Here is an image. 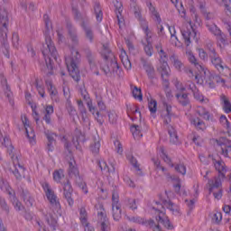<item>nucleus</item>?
Returning a JSON list of instances; mask_svg holds the SVG:
<instances>
[{
	"instance_id": "obj_1",
	"label": "nucleus",
	"mask_w": 231,
	"mask_h": 231,
	"mask_svg": "<svg viewBox=\"0 0 231 231\" xmlns=\"http://www.w3.org/2000/svg\"><path fill=\"white\" fill-rule=\"evenodd\" d=\"M213 165L216 171H217L218 175L208 180V190L209 194H211V192L213 193L215 199H221V198H223L221 180H225L226 178V164H225L223 160L217 161L213 159Z\"/></svg>"
},
{
	"instance_id": "obj_2",
	"label": "nucleus",
	"mask_w": 231,
	"mask_h": 231,
	"mask_svg": "<svg viewBox=\"0 0 231 231\" xmlns=\"http://www.w3.org/2000/svg\"><path fill=\"white\" fill-rule=\"evenodd\" d=\"M155 210L158 211V216L155 217L158 224H156L152 219L144 220L140 217H128L127 218L133 223H137L138 225H146V226H150V228H152L153 231H163L160 225H163V226L168 230H173L174 226L172 223H171L169 217L165 216V213L160 210V207L155 208Z\"/></svg>"
},
{
	"instance_id": "obj_3",
	"label": "nucleus",
	"mask_w": 231,
	"mask_h": 231,
	"mask_svg": "<svg viewBox=\"0 0 231 231\" xmlns=\"http://www.w3.org/2000/svg\"><path fill=\"white\" fill-rule=\"evenodd\" d=\"M42 53L47 66V73L49 75H53V72H51L53 69V61L55 60L57 62L59 52L57 51V48H55V43H53V41H51V37H45V43L42 46Z\"/></svg>"
},
{
	"instance_id": "obj_4",
	"label": "nucleus",
	"mask_w": 231,
	"mask_h": 231,
	"mask_svg": "<svg viewBox=\"0 0 231 231\" xmlns=\"http://www.w3.org/2000/svg\"><path fill=\"white\" fill-rule=\"evenodd\" d=\"M174 116V113H172V106L163 103V107L161 111V118L164 124V125H168V133L170 135V142L171 143L176 144L179 142L178 139V133L176 132V129L174 126L169 125L171 122H172V116Z\"/></svg>"
},
{
	"instance_id": "obj_5",
	"label": "nucleus",
	"mask_w": 231,
	"mask_h": 231,
	"mask_svg": "<svg viewBox=\"0 0 231 231\" xmlns=\"http://www.w3.org/2000/svg\"><path fill=\"white\" fill-rule=\"evenodd\" d=\"M65 64L70 77H72L73 80L79 82V80H80V69H79L80 52H79V51H72L70 56L65 58Z\"/></svg>"
},
{
	"instance_id": "obj_6",
	"label": "nucleus",
	"mask_w": 231,
	"mask_h": 231,
	"mask_svg": "<svg viewBox=\"0 0 231 231\" xmlns=\"http://www.w3.org/2000/svg\"><path fill=\"white\" fill-rule=\"evenodd\" d=\"M2 48L5 50L3 51L4 55L6 59H10V45L8 44V25L10 24V20L8 19V12L4 10V14H2Z\"/></svg>"
},
{
	"instance_id": "obj_7",
	"label": "nucleus",
	"mask_w": 231,
	"mask_h": 231,
	"mask_svg": "<svg viewBox=\"0 0 231 231\" xmlns=\"http://www.w3.org/2000/svg\"><path fill=\"white\" fill-rule=\"evenodd\" d=\"M208 57L211 64L219 71V73H223V71H227L230 73V69L228 67L223 66V60L219 57V54L216 51V49H210V52H208Z\"/></svg>"
},
{
	"instance_id": "obj_8",
	"label": "nucleus",
	"mask_w": 231,
	"mask_h": 231,
	"mask_svg": "<svg viewBox=\"0 0 231 231\" xmlns=\"http://www.w3.org/2000/svg\"><path fill=\"white\" fill-rule=\"evenodd\" d=\"M101 55L103 59L110 61V66L112 68V74L113 73H118V70L120 69V66L118 65V62L115 60V54L111 51V49L107 45H103V51L101 52Z\"/></svg>"
},
{
	"instance_id": "obj_9",
	"label": "nucleus",
	"mask_w": 231,
	"mask_h": 231,
	"mask_svg": "<svg viewBox=\"0 0 231 231\" xmlns=\"http://www.w3.org/2000/svg\"><path fill=\"white\" fill-rule=\"evenodd\" d=\"M143 32L145 33L144 41H142L144 51L148 57L152 56V32L149 30V27L145 23H143Z\"/></svg>"
},
{
	"instance_id": "obj_10",
	"label": "nucleus",
	"mask_w": 231,
	"mask_h": 231,
	"mask_svg": "<svg viewBox=\"0 0 231 231\" xmlns=\"http://www.w3.org/2000/svg\"><path fill=\"white\" fill-rule=\"evenodd\" d=\"M97 226L101 231H111V223L107 219V215L106 214V209L103 206L99 207V211L97 212Z\"/></svg>"
},
{
	"instance_id": "obj_11",
	"label": "nucleus",
	"mask_w": 231,
	"mask_h": 231,
	"mask_svg": "<svg viewBox=\"0 0 231 231\" xmlns=\"http://www.w3.org/2000/svg\"><path fill=\"white\" fill-rule=\"evenodd\" d=\"M11 158L13 160V167L10 168V171L14 173L16 180H23L24 168L19 163V157L12 155Z\"/></svg>"
},
{
	"instance_id": "obj_12",
	"label": "nucleus",
	"mask_w": 231,
	"mask_h": 231,
	"mask_svg": "<svg viewBox=\"0 0 231 231\" xmlns=\"http://www.w3.org/2000/svg\"><path fill=\"white\" fill-rule=\"evenodd\" d=\"M42 188L45 191L47 199L50 201L51 207H55L56 208H60V202H59V200H57V195L52 190V189L50 187V184L44 183L42 185Z\"/></svg>"
},
{
	"instance_id": "obj_13",
	"label": "nucleus",
	"mask_w": 231,
	"mask_h": 231,
	"mask_svg": "<svg viewBox=\"0 0 231 231\" xmlns=\"http://www.w3.org/2000/svg\"><path fill=\"white\" fill-rule=\"evenodd\" d=\"M2 189H5V192L9 194L11 198V201H13V205H14L15 210H23V204L19 201V199L15 198V191L12 189V188L10 187V184H8V182L6 181H3Z\"/></svg>"
},
{
	"instance_id": "obj_14",
	"label": "nucleus",
	"mask_w": 231,
	"mask_h": 231,
	"mask_svg": "<svg viewBox=\"0 0 231 231\" xmlns=\"http://www.w3.org/2000/svg\"><path fill=\"white\" fill-rule=\"evenodd\" d=\"M67 32L69 39L71 41L72 45L79 46V44H80V40L79 39L77 28L73 25V23L69 22L67 23Z\"/></svg>"
},
{
	"instance_id": "obj_15",
	"label": "nucleus",
	"mask_w": 231,
	"mask_h": 231,
	"mask_svg": "<svg viewBox=\"0 0 231 231\" xmlns=\"http://www.w3.org/2000/svg\"><path fill=\"white\" fill-rule=\"evenodd\" d=\"M73 187H71V182H69V180H66V182L63 183V196L65 199H67V202L69 203V207H73L74 201H73Z\"/></svg>"
},
{
	"instance_id": "obj_16",
	"label": "nucleus",
	"mask_w": 231,
	"mask_h": 231,
	"mask_svg": "<svg viewBox=\"0 0 231 231\" xmlns=\"http://www.w3.org/2000/svg\"><path fill=\"white\" fill-rule=\"evenodd\" d=\"M1 84L5 98L11 106H14V92H12V88L8 85V80L5 76H2Z\"/></svg>"
},
{
	"instance_id": "obj_17",
	"label": "nucleus",
	"mask_w": 231,
	"mask_h": 231,
	"mask_svg": "<svg viewBox=\"0 0 231 231\" xmlns=\"http://www.w3.org/2000/svg\"><path fill=\"white\" fill-rule=\"evenodd\" d=\"M156 205H160L161 208H163V207H165L166 208H168V210L171 212V214H173V216H180V207L171 200H163L162 204L156 202Z\"/></svg>"
},
{
	"instance_id": "obj_18",
	"label": "nucleus",
	"mask_w": 231,
	"mask_h": 231,
	"mask_svg": "<svg viewBox=\"0 0 231 231\" xmlns=\"http://www.w3.org/2000/svg\"><path fill=\"white\" fill-rule=\"evenodd\" d=\"M141 61H142L143 68L144 71H146L148 79H150V80H152V79H155L156 78V70L154 69L152 63H151L147 60H143V59H142Z\"/></svg>"
},
{
	"instance_id": "obj_19",
	"label": "nucleus",
	"mask_w": 231,
	"mask_h": 231,
	"mask_svg": "<svg viewBox=\"0 0 231 231\" xmlns=\"http://www.w3.org/2000/svg\"><path fill=\"white\" fill-rule=\"evenodd\" d=\"M186 57L189 62H190V64H193V66H195V68L198 69L199 71H202L204 72V75H207L205 68H203V65L201 63L198 62V59H196V56H194V53H192V51H186Z\"/></svg>"
},
{
	"instance_id": "obj_20",
	"label": "nucleus",
	"mask_w": 231,
	"mask_h": 231,
	"mask_svg": "<svg viewBox=\"0 0 231 231\" xmlns=\"http://www.w3.org/2000/svg\"><path fill=\"white\" fill-rule=\"evenodd\" d=\"M69 176L75 180L80 178V171H79L75 160H70V162H69Z\"/></svg>"
},
{
	"instance_id": "obj_21",
	"label": "nucleus",
	"mask_w": 231,
	"mask_h": 231,
	"mask_svg": "<svg viewBox=\"0 0 231 231\" xmlns=\"http://www.w3.org/2000/svg\"><path fill=\"white\" fill-rule=\"evenodd\" d=\"M181 33L186 46H190L192 41L196 39V32L192 29H184L181 31Z\"/></svg>"
},
{
	"instance_id": "obj_22",
	"label": "nucleus",
	"mask_w": 231,
	"mask_h": 231,
	"mask_svg": "<svg viewBox=\"0 0 231 231\" xmlns=\"http://www.w3.org/2000/svg\"><path fill=\"white\" fill-rule=\"evenodd\" d=\"M199 73L194 74V71L190 69H185V73L189 77V79L197 80V84H203L205 80V72L199 71Z\"/></svg>"
},
{
	"instance_id": "obj_23",
	"label": "nucleus",
	"mask_w": 231,
	"mask_h": 231,
	"mask_svg": "<svg viewBox=\"0 0 231 231\" xmlns=\"http://www.w3.org/2000/svg\"><path fill=\"white\" fill-rule=\"evenodd\" d=\"M84 53L91 69H95L97 68V55L89 48L84 49Z\"/></svg>"
},
{
	"instance_id": "obj_24",
	"label": "nucleus",
	"mask_w": 231,
	"mask_h": 231,
	"mask_svg": "<svg viewBox=\"0 0 231 231\" xmlns=\"http://www.w3.org/2000/svg\"><path fill=\"white\" fill-rule=\"evenodd\" d=\"M161 65L157 68L159 73H161V77L165 81L170 75L171 69L169 68V63L163 61V63H160Z\"/></svg>"
},
{
	"instance_id": "obj_25",
	"label": "nucleus",
	"mask_w": 231,
	"mask_h": 231,
	"mask_svg": "<svg viewBox=\"0 0 231 231\" xmlns=\"http://www.w3.org/2000/svg\"><path fill=\"white\" fill-rule=\"evenodd\" d=\"M175 97L180 106H187L190 104V99H189V94L187 93L178 92Z\"/></svg>"
},
{
	"instance_id": "obj_26",
	"label": "nucleus",
	"mask_w": 231,
	"mask_h": 231,
	"mask_svg": "<svg viewBox=\"0 0 231 231\" xmlns=\"http://www.w3.org/2000/svg\"><path fill=\"white\" fill-rule=\"evenodd\" d=\"M133 12H134V15L136 19H138L140 24H141V28L143 30V23L149 28V23H147V21H145L143 19V17H142V11L140 10V7L138 6H134L133 8Z\"/></svg>"
},
{
	"instance_id": "obj_27",
	"label": "nucleus",
	"mask_w": 231,
	"mask_h": 231,
	"mask_svg": "<svg viewBox=\"0 0 231 231\" xmlns=\"http://www.w3.org/2000/svg\"><path fill=\"white\" fill-rule=\"evenodd\" d=\"M72 142L74 145H79L80 143H84V142H86V136L79 129H76L74 132V137L72 139Z\"/></svg>"
},
{
	"instance_id": "obj_28",
	"label": "nucleus",
	"mask_w": 231,
	"mask_h": 231,
	"mask_svg": "<svg viewBox=\"0 0 231 231\" xmlns=\"http://www.w3.org/2000/svg\"><path fill=\"white\" fill-rule=\"evenodd\" d=\"M120 59L123 66L125 68V69H131L132 65H131V60H129V56H127V52H125V50L121 49V53H120Z\"/></svg>"
},
{
	"instance_id": "obj_29",
	"label": "nucleus",
	"mask_w": 231,
	"mask_h": 231,
	"mask_svg": "<svg viewBox=\"0 0 231 231\" xmlns=\"http://www.w3.org/2000/svg\"><path fill=\"white\" fill-rule=\"evenodd\" d=\"M81 27L85 32L86 39L89 41V42H93V41L95 40V33H93V30L91 29V27L86 25L85 22L81 23Z\"/></svg>"
},
{
	"instance_id": "obj_30",
	"label": "nucleus",
	"mask_w": 231,
	"mask_h": 231,
	"mask_svg": "<svg viewBox=\"0 0 231 231\" xmlns=\"http://www.w3.org/2000/svg\"><path fill=\"white\" fill-rule=\"evenodd\" d=\"M220 154L225 158H231V140L225 141V146H221Z\"/></svg>"
},
{
	"instance_id": "obj_31",
	"label": "nucleus",
	"mask_w": 231,
	"mask_h": 231,
	"mask_svg": "<svg viewBox=\"0 0 231 231\" xmlns=\"http://www.w3.org/2000/svg\"><path fill=\"white\" fill-rule=\"evenodd\" d=\"M90 151L93 154H98L100 152V137L95 136L93 143L90 144Z\"/></svg>"
},
{
	"instance_id": "obj_32",
	"label": "nucleus",
	"mask_w": 231,
	"mask_h": 231,
	"mask_svg": "<svg viewBox=\"0 0 231 231\" xmlns=\"http://www.w3.org/2000/svg\"><path fill=\"white\" fill-rule=\"evenodd\" d=\"M94 14L96 15L97 23H102L104 14L102 13V7L100 6V3L98 2H96L94 5Z\"/></svg>"
},
{
	"instance_id": "obj_33",
	"label": "nucleus",
	"mask_w": 231,
	"mask_h": 231,
	"mask_svg": "<svg viewBox=\"0 0 231 231\" xmlns=\"http://www.w3.org/2000/svg\"><path fill=\"white\" fill-rule=\"evenodd\" d=\"M170 60L176 69H178L179 71L181 70V68H183V63L181 62V60H180V58H178L176 54H171L170 56Z\"/></svg>"
},
{
	"instance_id": "obj_34",
	"label": "nucleus",
	"mask_w": 231,
	"mask_h": 231,
	"mask_svg": "<svg viewBox=\"0 0 231 231\" xmlns=\"http://www.w3.org/2000/svg\"><path fill=\"white\" fill-rule=\"evenodd\" d=\"M113 218L115 221H120L122 219V208L119 205L112 206Z\"/></svg>"
},
{
	"instance_id": "obj_35",
	"label": "nucleus",
	"mask_w": 231,
	"mask_h": 231,
	"mask_svg": "<svg viewBox=\"0 0 231 231\" xmlns=\"http://www.w3.org/2000/svg\"><path fill=\"white\" fill-rule=\"evenodd\" d=\"M51 115H53V106L49 105L45 107V116H43L46 124H51Z\"/></svg>"
},
{
	"instance_id": "obj_36",
	"label": "nucleus",
	"mask_w": 231,
	"mask_h": 231,
	"mask_svg": "<svg viewBox=\"0 0 231 231\" xmlns=\"http://www.w3.org/2000/svg\"><path fill=\"white\" fill-rule=\"evenodd\" d=\"M45 219L52 230L57 228V218H55L53 214L50 213L49 215H45Z\"/></svg>"
},
{
	"instance_id": "obj_37",
	"label": "nucleus",
	"mask_w": 231,
	"mask_h": 231,
	"mask_svg": "<svg viewBox=\"0 0 231 231\" xmlns=\"http://www.w3.org/2000/svg\"><path fill=\"white\" fill-rule=\"evenodd\" d=\"M22 198L27 207H33V203L35 200L30 196V193L28 191H23L22 192Z\"/></svg>"
},
{
	"instance_id": "obj_38",
	"label": "nucleus",
	"mask_w": 231,
	"mask_h": 231,
	"mask_svg": "<svg viewBox=\"0 0 231 231\" xmlns=\"http://www.w3.org/2000/svg\"><path fill=\"white\" fill-rule=\"evenodd\" d=\"M147 6H148L152 15L155 18V21H157V23H162V18L160 17V13L158 11H156V7H154L152 5V3L149 2Z\"/></svg>"
},
{
	"instance_id": "obj_39",
	"label": "nucleus",
	"mask_w": 231,
	"mask_h": 231,
	"mask_svg": "<svg viewBox=\"0 0 231 231\" xmlns=\"http://www.w3.org/2000/svg\"><path fill=\"white\" fill-rule=\"evenodd\" d=\"M221 102L223 104V109L225 113H231V103L230 100H228V97L226 96L222 95L221 96Z\"/></svg>"
},
{
	"instance_id": "obj_40",
	"label": "nucleus",
	"mask_w": 231,
	"mask_h": 231,
	"mask_svg": "<svg viewBox=\"0 0 231 231\" xmlns=\"http://www.w3.org/2000/svg\"><path fill=\"white\" fill-rule=\"evenodd\" d=\"M131 133L135 139H140L143 134H142V131L140 130V125H133L131 127Z\"/></svg>"
},
{
	"instance_id": "obj_41",
	"label": "nucleus",
	"mask_w": 231,
	"mask_h": 231,
	"mask_svg": "<svg viewBox=\"0 0 231 231\" xmlns=\"http://www.w3.org/2000/svg\"><path fill=\"white\" fill-rule=\"evenodd\" d=\"M207 28L210 33L215 35V37H217L221 33V29L217 28V25L216 23H208Z\"/></svg>"
},
{
	"instance_id": "obj_42",
	"label": "nucleus",
	"mask_w": 231,
	"mask_h": 231,
	"mask_svg": "<svg viewBox=\"0 0 231 231\" xmlns=\"http://www.w3.org/2000/svg\"><path fill=\"white\" fill-rule=\"evenodd\" d=\"M191 124H193L199 131H205V129H207V125H205V122L201 121L199 118L192 120Z\"/></svg>"
},
{
	"instance_id": "obj_43",
	"label": "nucleus",
	"mask_w": 231,
	"mask_h": 231,
	"mask_svg": "<svg viewBox=\"0 0 231 231\" xmlns=\"http://www.w3.org/2000/svg\"><path fill=\"white\" fill-rule=\"evenodd\" d=\"M127 160H129L130 163L134 167V169L137 171V174H142V170L140 169V164H138V161L134 156L133 155H127Z\"/></svg>"
},
{
	"instance_id": "obj_44",
	"label": "nucleus",
	"mask_w": 231,
	"mask_h": 231,
	"mask_svg": "<svg viewBox=\"0 0 231 231\" xmlns=\"http://www.w3.org/2000/svg\"><path fill=\"white\" fill-rule=\"evenodd\" d=\"M197 113L204 120H210V114L205 107L203 106H198L197 107Z\"/></svg>"
},
{
	"instance_id": "obj_45",
	"label": "nucleus",
	"mask_w": 231,
	"mask_h": 231,
	"mask_svg": "<svg viewBox=\"0 0 231 231\" xmlns=\"http://www.w3.org/2000/svg\"><path fill=\"white\" fill-rule=\"evenodd\" d=\"M172 181H175L176 183L173 184L174 190L177 194H180V190H181V182L180 180V177L178 176H171L170 177Z\"/></svg>"
},
{
	"instance_id": "obj_46",
	"label": "nucleus",
	"mask_w": 231,
	"mask_h": 231,
	"mask_svg": "<svg viewBox=\"0 0 231 231\" xmlns=\"http://www.w3.org/2000/svg\"><path fill=\"white\" fill-rule=\"evenodd\" d=\"M148 107H149V111L152 113V115H154L156 113V111L158 110V103L156 102V100L151 98H148Z\"/></svg>"
},
{
	"instance_id": "obj_47",
	"label": "nucleus",
	"mask_w": 231,
	"mask_h": 231,
	"mask_svg": "<svg viewBox=\"0 0 231 231\" xmlns=\"http://www.w3.org/2000/svg\"><path fill=\"white\" fill-rule=\"evenodd\" d=\"M174 170L179 174H181L182 176H185L187 174V167L183 163H178L174 164Z\"/></svg>"
},
{
	"instance_id": "obj_48",
	"label": "nucleus",
	"mask_w": 231,
	"mask_h": 231,
	"mask_svg": "<svg viewBox=\"0 0 231 231\" xmlns=\"http://www.w3.org/2000/svg\"><path fill=\"white\" fill-rule=\"evenodd\" d=\"M223 220V214L221 212H216L212 217L213 225H221V221Z\"/></svg>"
},
{
	"instance_id": "obj_49",
	"label": "nucleus",
	"mask_w": 231,
	"mask_h": 231,
	"mask_svg": "<svg viewBox=\"0 0 231 231\" xmlns=\"http://www.w3.org/2000/svg\"><path fill=\"white\" fill-rule=\"evenodd\" d=\"M170 32H171V40L170 42L172 44V46H176V47H180V41L178 40V36H176V31L173 29V33L172 31H171L170 28Z\"/></svg>"
},
{
	"instance_id": "obj_50",
	"label": "nucleus",
	"mask_w": 231,
	"mask_h": 231,
	"mask_svg": "<svg viewBox=\"0 0 231 231\" xmlns=\"http://www.w3.org/2000/svg\"><path fill=\"white\" fill-rule=\"evenodd\" d=\"M34 86L41 97L44 98V85L41 84V82H39V79H35Z\"/></svg>"
},
{
	"instance_id": "obj_51",
	"label": "nucleus",
	"mask_w": 231,
	"mask_h": 231,
	"mask_svg": "<svg viewBox=\"0 0 231 231\" xmlns=\"http://www.w3.org/2000/svg\"><path fill=\"white\" fill-rule=\"evenodd\" d=\"M4 145L7 148V152L9 154L14 153V146L12 145V141H10V138L5 137L4 138Z\"/></svg>"
},
{
	"instance_id": "obj_52",
	"label": "nucleus",
	"mask_w": 231,
	"mask_h": 231,
	"mask_svg": "<svg viewBox=\"0 0 231 231\" xmlns=\"http://www.w3.org/2000/svg\"><path fill=\"white\" fill-rule=\"evenodd\" d=\"M86 102H87V106L88 107V111L90 113H92V115H95V113H96L97 116L99 117L100 116V112H98L97 110V108L93 106V101H91V99H88Z\"/></svg>"
},
{
	"instance_id": "obj_53",
	"label": "nucleus",
	"mask_w": 231,
	"mask_h": 231,
	"mask_svg": "<svg viewBox=\"0 0 231 231\" xmlns=\"http://www.w3.org/2000/svg\"><path fill=\"white\" fill-rule=\"evenodd\" d=\"M64 178V171L58 170L53 172V180L58 183L60 182L61 180Z\"/></svg>"
},
{
	"instance_id": "obj_54",
	"label": "nucleus",
	"mask_w": 231,
	"mask_h": 231,
	"mask_svg": "<svg viewBox=\"0 0 231 231\" xmlns=\"http://www.w3.org/2000/svg\"><path fill=\"white\" fill-rule=\"evenodd\" d=\"M75 181L76 185H78L85 194H88V186L86 185V182L82 180V178L79 177V179H76Z\"/></svg>"
},
{
	"instance_id": "obj_55",
	"label": "nucleus",
	"mask_w": 231,
	"mask_h": 231,
	"mask_svg": "<svg viewBox=\"0 0 231 231\" xmlns=\"http://www.w3.org/2000/svg\"><path fill=\"white\" fill-rule=\"evenodd\" d=\"M45 136L48 140L47 143H57V141L55 140V138H57V134L55 133L48 130L45 132Z\"/></svg>"
},
{
	"instance_id": "obj_56",
	"label": "nucleus",
	"mask_w": 231,
	"mask_h": 231,
	"mask_svg": "<svg viewBox=\"0 0 231 231\" xmlns=\"http://www.w3.org/2000/svg\"><path fill=\"white\" fill-rule=\"evenodd\" d=\"M79 216L81 223H86L88 221V211H86V208H81L79 209Z\"/></svg>"
},
{
	"instance_id": "obj_57",
	"label": "nucleus",
	"mask_w": 231,
	"mask_h": 231,
	"mask_svg": "<svg viewBox=\"0 0 231 231\" xmlns=\"http://www.w3.org/2000/svg\"><path fill=\"white\" fill-rule=\"evenodd\" d=\"M133 97L138 98V100L142 102V100H143V97L142 96V89L138 88L137 87H134L133 89Z\"/></svg>"
},
{
	"instance_id": "obj_58",
	"label": "nucleus",
	"mask_w": 231,
	"mask_h": 231,
	"mask_svg": "<svg viewBox=\"0 0 231 231\" xmlns=\"http://www.w3.org/2000/svg\"><path fill=\"white\" fill-rule=\"evenodd\" d=\"M47 88L51 98H53V97H57V89L53 87L51 82L47 83Z\"/></svg>"
},
{
	"instance_id": "obj_59",
	"label": "nucleus",
	"mask_w": 231,
	"mask_h": 231,
	"mask_svg": "<svg viewBox=\"0 0 231 231\" xmlns=\"http://www.w3.org/2000/svg\"><path fill=\"white\" fill-rule=\"evenodd\" d=\"M173 84L176 88V89L179 91V93H183V91H185V87H183V84L181 82H180V80H178V79H175L173 80Z\"/></svg>"
},
{
	"instance_id": "obj_60",
	"label": "nucleus",
	"mask_w": 231,
	"mask_h": 231,
	"mask_svg": "<svg viewBox=\"0 0 231 231\" xmlns=\"http://www.w3.org/2000/svg\"><path fill=\"white\" fill-rule=\"evenodd\" d=\"M117 118H118V116H116V112L115 111L108 112V120L110 124H116Z\"/></svg>"
},
{
	"instance_id": "obj_61",
	"label": "nucleus",
	"mask_w": 231,
	"mask_h": 231,
	"mask_svg": "<svg viewBox=\"0 0 231 231\" xmlns=\"http://www.w3.org/2000/svg\"><path fill=\"white\" fill-rule=\"evenodd\" d=\"M25 133L29 140H33V138H35V132L33 131V128H32V126L25 128Z\"/></svg>"
},
{
	"instance_id": "obj_62",
	"label": "nucleus",
	"mask_w": 231,
	"mask_h": 231,
	"mask_svg": "<svg viewBox=\"0 0 231 231\" xmlns=\"http://www.w3.org/2000/svg\"><path fill=\"white\" fill-rule=\"evenodd\" d=\"M114 6L116 8L115 12L116 14H122V2L118 0H113Z\"/></svg>"
},
{
	"instance_id": "obj_63",
	"label": "nucleus",
	"mask_w": 231,
	"mask_h": 231,
	"mask_svg": "<svg viewBox=\"0 0 231 231\" xmlns=\"http://www.w3.org/2000/svg\"><path fill=\"white\" fill-rule=\"evenodd\" d=\"M118 192L114 191L112 194V206L120 205Z\"/></svg>"
},
{
	"instance_id": "obj_64",
	"label": "nucleus",
	"mask_w": 231,
	"mask_h": 231,
	"mask_svg": "<svg viewBox=\"0 0 231 231\" xmlns=\"http://www.w3.org/2000/svg\"><path fill=\"white\" fill-rule=\"evenodd\" d=\"M12 41H13V46L14 48H19V33L14 32L13 37H12Z\"/></svg>"
}]
</instances>
